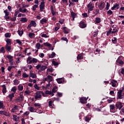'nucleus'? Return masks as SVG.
<instances>
[{
    "label": "nucleus",
    "mask_w": 124,
    "mask_h": 124,
    "mask_svg": "<svg viewBox=\"0 0 124 124\" xmlns=\"http://www.w3.org/2000/svg\"><path fill=\"white\" fill-rule=\"evenodd\" d=\"M94 9V3L93 1L90 2L87 5V10L89 11H93Z\"/></svg>",
    "instance_id": "f03ea898"
},
{
    "label": "nucleus",
    "mask_w": 124,
    "mask_h": 124,
    "mask_svg": "<svg viewBox=\"0 0 124 124\" xmlns=\"http://www.w3.org/2000/svg\"><path fill=\"white\" fill-rule=\"evenodd\" d=\"M14 85H19V81L17 79L14 80Z\"/></svg>",
    "instance_id": "0e129e2a"
},
{
    "label": "nucleus",
    "mask_w": 124,
    "mask_h": 124,
    "mask_svg": "<svg viewBox=\"0 0 124 124\" xmlns=\"http://www.w3.org/2000/svg\"><path fill=\"white\" fill-rule=\"evenodd\" d=\"M4 13H5V16H9V13L8 12V10H4Z\"/></svg>",
    "instance_id": "052dcab7"
},
{
    "label": "nucleus",
    "mask_w": 124,
    "mask_h": 124,
    "mask_svg": "<svg viewBox=\"0 0 124 124\" xmlns=\"http://www.w3.org/2000/svg\"><path fill=\"white\" fill-rule=\"evenodd\" d=\"M15 93H11L8 95V97L10 98V100H12V99H13V97L15 96Z\"/></svg>",
    "instance_id": "c756f323"
},
{
    "label": "nucleus",
    "mask_w": 124,
    "mask_h": 124,
    "mask_svg": "<svg viewBox=\"0 0 124 124\" xmlns=\"http://www.w3.org/2000/svg\"><path fill=\"white\" fill-rule=\"evenodd\" d=\"M20 13V10H17V11H15V14H14V16L15 17H17V16L18 15V14Z\"/></svg>",
    "instance_id": "680f3d73"
},
{
    "label": "nucleus",
    "mask_w": 124,
    "mask_h": 124,
    "mask_svg": "<svg viewBox=\"0 0 124 124\" xmlns=\"http://www.w3.org/2000/svg\"><path fill=\"white\" fill-rule=\"evenodd\" d=\"M71 16L72 18H76L77 17V14L73 12H71Z\"/></svg>",
    "instance_id": "a19ab883"
},
{
    "label": "nucleus",
    "mask_w": 124,
    "mask_h": 124,
    "mask_svg": "<svg viewBox=\"0 0 124 124\" xmlns=\"http://www.w3.org/2000/svg\"><path fill=\"white\" fill-rule=\"evenodd\" d=\"M57 81L58 84H62V83H63L64 82L63 79H62V78H58Z\"/></svg>",
    "instance_id": "f704fd0d"
},
{
    "label": "nucleus",
    "mask_w": 124,
    "mask_h": 124,
    "mask_svg": "<svg viewBox=\"0 0 124 124\" xmlns=\"http://www.w3.org/2000/svg\"><path fill=\"white\" fill-rule=\"evenodd\" d=\"M19 11L20 12H21V13H28L29 12V11H28V9H24L23 10L22 8H19Z\"/></svg>",
    "instance_id": "393cba45"
},
{
    "label": "nucleus",
    "mask_w": 124,
    "mask_h": 124,
    "mask_svg": "<svg viewBox=\"0 0 124 124\" xmlns=\"http://www.w3.org/2000/svg\"><path fill=\"white\" fill-rule=\"evenodd\" d=\"M101 23V18L97 17L95 18V24H99Z\"/></svg>",
    "instance_id": "6ab92c4d"
},
{
    "label": "nucleus",
    "mask_w": 124,
    "mask_h": 124,
    "mask_svg": "<svg viewBox=\"0 0 124 124\" xmlns=\"http://www.w3.org/2000/svg\"><path fill=\"white\" fill-rule=\"evenodd\" d=\"M38 62V60L36 58H32L31 57L29 56L27 59V63L28 64H31V63H36Z\"/></svg>",
    "instance_id": "f257e3e1"
},
{
    "label": "nucleus",
    "mask_w": 124,
    "mask_h": 124,
    "mask_svg": "<svg viewBox=\"0 0 124 124\" xmlns=\"http://www.w3.org/2000/svg\"><path fill=\"white\" fill-rule=\"evenodd\" d=\"M5 49H6L8 52H10V51H11V46L9 45H6Z\"/></svg>",
    "instance_id": "4be33fe9"
},
{
    "label": "nucleus",
    "mask_w": 124,
    "mask_h": 124,
    "mask_svg": "<svg viewBox=\"0 0 124 124\" xmlns=\"http://www.w3.org/2000/svg\"><path fill=\"white\" fill-rule=\"evenodd\" d=\"M18 91H20V92H22L24 90V86L23 85L19 84L18 87Z\"/></svg>",
    "instance_id": "e433bc0d"
},
{
    "label": "nucleus",
    "mask_w": 124,
    "mask_h": 124,
    "mask_svg": "<svg viewBox=\"0 0 124 124\" xmlns=\"http://www.w3.org/2000/svg\"><path fill=\"white\" fill-rule=\"evenodd\" d=\"M53 71H54V69L52 68H47L46 71L47 74H48L49 72L52 73Z\"/></svg>",
    "instance_id": "09e8293b"
},
{
    "label": "nucleus",
    "mask_w": 124,
    "mask_h": 124,
    "mask_svg": "<svg viewBox=\"0 0 124 124\" xmlns=\"http://www.w3.org/2000/svg\"><path fill=\"white\" fill-rule=\"evenodd\" d=\"M110 112H114L116 111V108L115 107V105H110L109 106Z\"/></svg>",
    "instance_id": "dca6fc26"
},
{
    "label": "nucleus",
    "mask_w": 124,
    "mask_h": 124,
    "mask_svg": "<svg viewBox=\"0 0 124 124\" xmlns=\"http://www.w3.org/2000/svg\"><path fill=\"white\" fill-rule=\"evenodd\" d=\"M30 77H31V78H37V77H36V75L31 73V72H30V74L29 75Z\"/></svg>",
    "instance_id": "2f4dec72"
},
{
    "label": "nucleus",
    "mask_w": 124,
    "mask_h": 124,
    "mask_svg": "<svg viewBox=\"0 0 124 124\" xmlns=\"http://www.w3.org/2000/svg\"><path fill=\"white\" fill-rule=\"evenodd\" d=\"M28 36L30 38L32 39L34 37V36H35V34L34 33L30 32L29 33Z\"/></svg>",
    "instance_id": "72a5a7b5"
},
{
    "label": "nucleus",
    "mask_w": 124,
    "mask_h": 124,
    "mask_svg": "<svg viewBox=\"0 0 124 124\" xmlns=\"http://www.w3.org/2000/svg\"><path fill=\"white\" fill-rule=\"evenodd\" d=\"M110 85H111L112 87L113 88H117V87H118V82L117 80H113L111 81Z\"/></svg>",
    "instance_id": "6e6552de"
},
{
    "label": "nucleus",
    "mask_w": 124,
    "mask_h": 124,
    "mask_svg": "<svg viewBox=\"0 0 124 124\" xmlns=\"http://www.w3.org/2000/svg\"><path fill=\"white\" fill-rule=\"evenodd\" d=\"M44 62H45L44 63V64H45V65L47 66V65L49 64V61L46 59H44Z\"/></svg>",
    "instance_id": "5fc2aeb1"
},
{
    "label": "nucleus",
    "mask_w": 124,
    "mask_h": 124,
    "mask_svg": "<svg viewBox=\"0 0 124 124\" xmlns=\"http://www.w3.org/2000/svg\"><path fill=\"white\" fill-rule=\"evenodd\" d=\"M6 58L9 60V62H11L12 61H14L13 60V56H12L10 55H7Z\"/></svg>",
    "instance_id": "cd10ccee"
},
{
    "label": "nucleus",
    "mask_w": 124,
    "mask_h": 124,
    "mask_svg": "<svg viewBox=\"0 0 124 124\" xmlns=\"http://www.w3.org/2000/svg\"><path fill=\"white\" fill-rule=\"evenodd\" d=\"M45 3L44 2H41L40 5V11L41 12H43V10L45 9Z\"/></svg>",
    "instance_id": "9d476101"
},
{
    "label": "nucleus",
    "mask_w": 124,
    "mask_h": 124,
    "mask_svg": "<svg viewBox=\"0 0 124 124\" xmlns=\"http://www.w3.org/2000/svg\"><path fill=\"white\" fill-rule=\"evenodd\" d=\"M88 98H89V97H87V98L86 97L80 98V101L81 103H82L83 104H86V103H87V100H88Z\"/></svg>",
    "instance_id": "ddd939ff"
},
{
    "label": "nucleus",
    "mask_w": 124,
    "mask_h": 124,
    "mask_svg": "<svg viewBox=\"0 0 124 124\" xmlns=\"http://www.w3.org/2000/svg\"><path fill=\"white\" fill-rule=\"evenodd\" d=\"M28 110L31 112H36V109L32 107H30L28 108Z\"/></svg>",
    "instance_id": "a878e982"
},
{
    "label": "nucleus",
    "mask_w": 124,
    "mask_h": 124,
    "mask_svg": "<svg viewBox=\"0 0 124 124\" xmlns=\"http://www.w3.org/2000/svg\"><path fill=\"white\" fill-rule=\"evenodd\" d=\"M123 90H120L117 93V96L119 99H122L123 98Z\"/></svg>",
    "instance_id": "f8f14e48"
},
{
    "label": "nucleus",
    "mask_w": 124,
    "mask_h": 124,
    "mask_svg": "<svg viewBox=\"0 0 124 124\" xmlns=\"http://www.w3.org/2000/svg\"><path fill=\"white\" fill-rule=\"evenodd\" d=\"M35 49H38V50H39L40 48H41V45L39 43H37L35 45Z\"/></svg>",
    "instance_id": "473e14b6"
},
{
    "label": "nucleus",
    "mask_w": 124,
    "mask_h": 124,
    "mask_svg": "<svg viewBox=\"0 0 124 124\" xmlns=\"http://www.w3.org/2000/svg\"><path fill=\"white\" fill-rule=\"evenodd\" d=\"M79 27L81 29H85V28H87V24L85 23L84 21H81L79 23Z\"/></svg>",
    "instance_id": "9b49d317"
},
{
    "label": "nucleus",
    "mask_w": 124,
    "mask_h": 124,
    "mask_svg": "<svg viewBox=\"0 0 124 124\" xmlns=\"http://www.w3.org/2000/svg\"><path fill=\"white\" fill-rule=\"evenodd\" d=\"M17 87L16 86H14L11 90V92H13V93H16V91H17Z\"/></svg>",
    "instance_id": "58836bf2"
},
{
    "label": "nucleus",
    "mask_w": 124,
    "mask_h": 124,
    "mask_svg": "<svg viewBox=\"0 0 124 124\" xmlns=\"http://www.w3.org/2000/svg\"><path fill=\"white\" fill-rule=\"evenodd\" d=\"M4 116H6L7 117H10V114L6 111L4 112Z\"/></svg>",
    "instance_id": "338daca9"
},
{
    "label": "nucleus",
    "mask_w": 124,
    "mask_h": 124,
    "mask_svg": "<svg viewBox=\"0 0 124 124\" xmlns=\"http://www.w3.org/2000/svg\"><path fill=\"white\" fill-rule=\"evenodd\" d=\"M112 42L114 43V44H116L117 43V38L116 37H113L112 39Z\"/></svg>",
    "instance_id": "13d9d810"
},
{
    "label": "nucleus",
    "mask_w": 124,
    "mask_h": 124,
    "mask_svg": "<svg viewBox=\"0 0 124 124\" xmlns=\"http://www.w3.org/2000/svg\"><path fill=\"white\" fill-rule=\"evenodd\" d=\"M115 106H116L117 109H119V110H121V109H122V108H123V106L122 105V102H118L116 103Z\"/></svg>",
    "instance_id": "0eeeda50"
},
{
    "label": "nucleus",
    "mask_w": 124,
    "mask_h": 124,
    "mask_svg": "<svg viewBox=\"0 0 124 124\" xmlns=\"http://www.w3.org/2000/svg\"><path fill=\"white\" fill-rule=\"evenodd\" d=\"M2 88V93H3V94H5V93H6V92H7L6 90V86H5V85H3L1 86Z\"/></svg>",
    "instance_id": "f3484780"
},
{
    "label": "nucleus",
    "mask_w": 124,
    "mask_h": 124,
    "mask_svg": "<svg viewBox=\"0 0 124 124\" xmlns=\"http://www.w3.org/2000/svg\"><path fill=\"white\" fill-rule=\"evenodd\" d=\"M0 53H2V54H4L5 53V50H4V47L3 46L0 48Z\"/></svg>",
    "instance_id": "3c124183"
},
{
    "label": "nucleus",
    "mask_w": 124,
    "mask_h": 124,
    "mask_svg": "<svg viewBox=\"0 0 124 124\" xmlns=\"http://www.w3.org/2000/svg\"><path fill=\"white\" fill-rule=\"evenodd\" d=\"M18 109H19V107H18V106L15 105L11 111L12 113H15V110H18Z\"/></svg>",
    "instance_id": "412c9836"
},
{
    "label": "nucleus",
    "mask_w": 124,
    "mask_h": 124,
    "mask_svg": "<svg viewBox=\"0 0 124 124\" xmlns=\"http://www.w3.org/2000/svg\"><path fill=\"white\" fill-rule=\"evenodd\" d=\"M48 56L49 59H53V58H55L56 56V53L55 52H52L51 54H48Z\"/></svg>",
    "instance_id": "bb28decb"
},
{
    "label": "nucleus",
    "mask_w": 124,
    "mask_h": 124,
    "mask_svg": "<svg viewBox=\"0 0 124 124\" xmlns=\"http://www.w3.org/2000/svg\"><path fill=\"white\" fill-rule=\"evenodd\" d=\"M34 106L35 107H39V108L40 107V106H41V105L39 103H35L34 104Z\"/></svg>",
    "instance_id": "774afa93"
},
{
    "label": "nucleus",
    "mask_w": 124,
    "mask_h": 124,
    "mask_svg": "<svg viewBox=\"0 0 124 124\" xmlns=\"http://www.w3.org/2000/svg\"><path fill=\"white\" fill-rule=\"evenodd\" d=\"M48 106L50 107V108H53L54 105V102L52 100H50L48 102Z\"/></svg>",
    "instance_id": "5701e85b"
},
{
    "label": "nucleus",
    "mask_w": 124,
    "mask_h": 124,
    "mask_svg": "<svg viewBox=\"0 0 124 124\" xmlns=\"http://www.w3.org/2000/svg\"><path fill=\"white\" fill-rule=\"evenodd\" d=\"M77 60H83V55H82V54L78 55L77 57Z\"/></svg>",
    "instance_id": "6e6d98bb"
},
{
    "label": "nucleus",
    "mask_w": 124,
    "mask_h": 124,
    "mask_svg": "<svg viewBox=\"0 0 124 124\" xmlns=\"http://www.w3.org/2000/svg\"><path fill=\"white\" fill-rule=\"evenodd\" d=\"M109 7H110V4L107 2L106 7L105 8L106 10H109Z\"/></svg>",
    "instance_id": "bf43d9fd"
},
{
    "label": "nucleus",
    "mask_w": 124,
    "mask_h": 124,
    "mask_svg": "<svg viewBox=\"0 0 124 124\" xmlns=\"http://www.w3.org/2000/svg\"><path fill=\"white\" fill-rule=\"evenodd\" d=\"M36 113H38L39 114H41V113H42V108H38L36 109Z\"/></svg>",
    "instance_id": "ea45409f"
},
{
    "label": "nucleus",
    "mask_w": 124,
    "mask_h": 124,
    "mask_svg": "<svg viewBox=\"0 0 124 124\" xmlns=\"http://www.w3.org/2000/svg\"><path fill=\"white\" fill-rule=\"evenodd\" d=\"M47 78L48 79V83L53 81V77L50 75L47 76Z\"/></svg>",
    "instance_id": "603ef678"
},
{
    "label": "nucleus",
    "mask_w": 124,
    "mask_h": 124,
    "mask_svg": "<svg viewBox=\"0 0 124 124\" xmlns=\"http://www.w3.org/2000/svg\"><path fill=\"white\" fill-rule=\"evenodd\" d=\"M120 8V4L117 3L114 4L113 6L111 8V10H117Z\"/></svg>",
    "instance_id": "1a4fd4ad"
},
{
    "label": "nucleus",
    "mask_w": 124,
    "mask_h": 124,
    "mask_svg": "<svg viewBox=\"0 0 124 124\" xmlns=\"http://www.w3.org/2000/svg\"><path fill=\"white\" fill-rule=\"evenodd\" d=\"M104 7H105V4L104 2H102L100 3V4L98 6V8L100 10H102V9H104Z\"/></svg>",
    "instance_id": "2eb2a0df"
},
{
    "label": "nucleus",
    "mask_w": 124,
    "mask_h": 124,
    "mask_svg": "<svg viewBox=\"0 0 124 124\" xmlns=\"http://www.w3.org/2000/svg\"><path fill=\"white\" fill-rule=\"evenodd\" d=\"M47 22H48V19L46 17H44L40 21V23L41 25H44V24H46Z\"/></svg>",
    "instance_id": "4468645a"
},
{
    "label": "nucleus",
    "mask_w": 124,
    "mask_h": 124,
    "mask_svg": "<svg viewBox=\"0 0 124 124\" xmlns=\"http://www.w3.org/2000/svg\"><path fill=\"white\" fill-rule=\"evenodd\" d=\"M52 93H57V92H58V87H57V86H55L54 88L52 89Z\"/></svg>",
    "instance_id": "c03bdc74"
},
{
    "label": "nucleus",
    "mask_w": 124,
    "mask_h": 124,
    "mask_svg": "<svg viewBox=\"0 0 124 124\" xmlns=\"http://www.w3.org/2000/svg\"><path fill=\"white\" fill-rule=\"evenodd\" d=\"M36 26H37V24H36V22H35L34 20H31L30 23L27 26V29H31V27L35 28Z\"/></svg>",
    "instance_id": "20e7f679"
},
{
    "label": "nucleus",
    "mask_w": 124,
    "mask_h": 124,
    "mask_svg": "<svg viewBox=\"0 0 124 124\" xmlns=\"http://www.w3.org/2000/svg\"><path fill=\"white\" fill-rule=\"evenodd\" d=\"M22 76L23 78H29V77L30 76V75L27 74V73L24 72L22 74Z\"/></svg>",
    "instance_id": "c9c22d12"
},
{
    "label": "nucleus",
    "mask_w": 124,
    "mask_h": 124,
    "mask_svg": "<svg viewBox=\"0 0 124 124\" xmlns=\"http://www.w3.org/2000/svg\"><path fill=\"white\" fill-rule=\"evenodd\" d=\"M46 94H50L52 96H54V93H52V92L51 91H46L45 92Z\"/></svg>",
    "instance_id": "79ce46f5"
},
{
    "label": "nucleus",
    "mask_w": 124,
    "mask_h": 124,
    "mask_svg": "<svg viewBox=\"0 0 124 124\" xmlns=\"http://www.w3.org/2000/svg\"><path fill=\"white\" fill-rule=\"evenodd\" d=\"M20 22H22V23H27V22H28V18H27V17H21Z\"/></svg>",
    "instance_id": "c85d7f7f"
},
{
    "label": "nucleus",
    "mask_w": 124,
    "mask_h": 124,
    "mask_svg": "<svg viewBox=\"0 0 124 124\" xmlns=\"http://www.w3.org/2000/svg\"><path fill=\"white\" fill-rule=\"evenodd\" d=\"M5 107L4 105H3V102L0 101V109H4Z\"/></svg>",
    "instance_id": "4c0bfd02"
},
{
    "label": "nucleus",
    "mask_w": 124,
    "mask_h": 124,
    "mask_svg": "<svg viewBox=\"0 0 124 124\" xmlns=\"http://www.w3.org/2000/svg\"><path fill=\"white\" fill-rule=\"evenodd\" d=\"M11 37V33H9V32H7L5 33V37H6V38H10Z\"/></svg>",
    "instance_id": "8fccbe9b"
},
{
    "label": "nucleus",
    "mask_w": 124,
    "mask_h": 124,
    "mask_svg": "<svg viewBox=\"0 0 124 124\" xmlns=\"http://www.w3.org/2000/svg\"><path fill=\"white\" fill-rule=\"evenodd\" d=\"M41 97H42V92L40 91H38L35 94L34 98L36 100H39L41 99Z\"/></svg>",
    "instance_id": "7ed1b4c3"
},
{
    "label": "nucleus",
    "mask_w": 124,
    "mask_h": 124,
    "mask_svg": "<svg viewBox=\"0 0 124 124\" xmlns=\"http://www.w3.org/2000/svg\"><path fill=\"white\" fill-rule=\"evenodd\" d=\"M50 10L52 16H55V15H56V11L54 9V7H53V6H50Z\"/></svg>",
    "instance_id": "a211bd4d"
},
{
    "label": "nucleus",
    "mask_w": 124,
    "mask_h": 124,
    "mask_svg": "<svg viewBox=\"0 0 124 124\" xmlns=\"http://www.w3.org/2000/svg\"><path fill=\"white\" fill-rule=\"evenodd\" d=\"M47 69V66L46 65L41 66V69H40L41 71H44V70H45V69Z\"/></svg>",
    "instance_id": "49530a36"
},
{
    "label": "nucleus",
    "mask_w": 124,
    "mask_h": 124,
    "mask_svg": "<svg viewBox=\"0 0 124 124\" xmlns=\"http://www.w3.org/2000/svg\"><path fill=\"white\" fill-rule=\"evenodd\" d=\"M36 8H38V5H34L32 6V11H35L36 10Z\"/></svg>",
    "instance_id": "a18cd8bd"
},
{
    "label": "nucleus",
    "mask_w": 124,
    "mask_h": 124,
    "mask_svg": "<svg viewBox=\"0 0 124 124\" xmlns=\"http://www.w3.org/2000/svg\"><path fill=\"white\" fill-rule=\"evenodd\" d=\"M122 56H120L116 61V64L120 65V66H123L124 65V62L122 61Z\"/></svg>",
    "instance_id": "39448f33"
},
{
    "label": "nucleus",
    "mask_w": 124,
    "mask_h": 124,
    "mask_svg": "<svg viewBox=\"0 0 124 124\" xmlns=\"http://www.w3.org/2000/svg\"><path fill=\"white\" fill-rule=\"evenodd\" d=\"M44 46H46V47H51V44L49 43H44Z\"/></svg>",
    "instance_id": "e2e57ef3"
},
{
    "label": "nucleus",
    "mask_w": 124,
    "mask_h": 124,
    "mask_svg": "<svg viewBox=\"0 0 124 124\" xmlns=\"http://www.w3.org/2000/svg\"><path fill=\"white\" fill-rule=\"evenodd\" d=\"M107 14L109 16H111V15L113 14V12L111 10H109L108 11H107Z\"/></svg>",
    "instance_id": "864d4df0"
},
{
    "label": "nucleus",
    "mask_w": 124,
    "mask_h": 124,
    "mask_svg": "<svg viewBox=\"0 0 124 124\" xmlns=\"http://www.w3.org/2000/svg\"><path fill=\"white\" fill-rule=\"evenodd\" d=\"M24 100V99L23 98H21L20 97H18L16 99L17 102H22Z\"/></svg>",
    "instance_id": "de8ad7c7"
},
{
    "label": "nucleus",
    "mask_w": 124,
    "mask_h": 124,
    "mask_svg": "<svg viewBox=\"0 0 124 124\" xmlns=\"http://www.w3.org/2000/svg\"><path fill=\"white\" fill-rule=\"evenodd\" d=\"M16 43H17V44H19V45H20V46H22V42H21L20 41V40L19 39H17V40H16Z\"/></svg>",
    "instance_id": "69168bd1"
},
{
    "label": "nucleus",
    "mask_w": 124,
    "mask_h": 124,
    "mask_svg": "<svg viewBox=\"0 0 124 124\" xmlns=\"http://www.w3.org/2000/svg\"><path fill=\"white\" fill-rule=\"evenodd\" d=\"M41 37H45V38H48V37H49V36L46 34L43 33L41 35Z\"/></svg>",
    "instance_id": "4d7b16f0"
},
{
    "label": "nucleus",
    "mask_w": 124,
    "mask_h": 124,
    "mask_svg": "<svg viewBox=\"0 0 124 124\" xmlns=\"http://www.w3.org/2000/svg\"><path fill=\"white\" fill-rule=\"evenodd\" d=\"M13 119L15 122H18L20 119V117H19V116H17V115H13Z\"/></svg>",
    "instance_id": "b1692460"
},
{
    "label": "nucleus",
    "mask_w": 124,
    "mask_h": 124,
    "mask_svg": "<svg viewBox=\"0 0 124 124\" xmlns=\"http://www.w3.org/2000/svg\"><path fill=\"white\" fill-rule=\"evenodd\" d=\"M62 30L64 31V33H69V30L67 29L66 27H63Z\"/></svg>",
    "instance_id": "7c9ffc66"
},
{
    "label": "nucleus",
    "mask_w": 124,
    "mask_h": 124,
    "mask_svg": "<svg viewBox=\"0 0 124 124\" xmlns=\"http://www.w3.org/2000/svg\"><path fill=\"white\" fill-rule=\"evenodd\" d=\"M5 41L6 42V45H11L12 44V40L11 39H7Z\"/></svg>",
    "instance_id": "aec40b11"
},
{
    "label": "nucleus",
    "mask_w": 124,
    "mask_h": 124,
    "mask_svg": "<svg viewBox=\"0 0 124 124\" xmlns=\"http://www.w3.org/2000/svg\"><path fill=\"white\" fill-rule=\"evenodd\" d=\"M112 31L111 32V33L112 34H115V33H117L118 32V27H117V25H113L112 27Z\"/></svg>",
    "instance_id": "423d86ee"
},
{
    "label": "nucleus",
    "mask_w": 124,
    "mask_h": 124,
    "mask_svg": "<svg viewBox=\"0 0 124 124\" xmlns=\"http://www.w3.org/2000/svg\"><path fill=\"white\" fill-rule=\"evenodd\" d=\"M17 33L19 35V36H22V35H23V34L24 33V31H23V30H18Z\"/></svg>",
    "instance_id": "37998d69"
}]
</instances>
